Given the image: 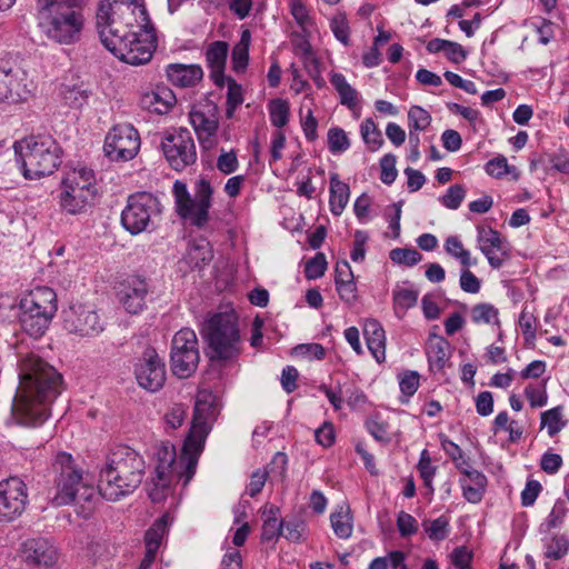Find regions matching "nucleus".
Segmentation results:
<instances>
[{"label": "nucleus", "instance_id": "ea45409f", "mask_svg": "<svg viewBox=\"0 0 569 569\" xmlns=\"http://www.w3.org/2000/svg\"><path fill=\"white\" fill-rule=\"evenodd\" d=\"M566 421L562 417V407L558 406L541 413V428H547L550 437L556 436L565 428Z\"/></svg>", "mask_w": 569, "mask_h": 569}, {"label": "nucleus", "instance_id": "e2e57ef3", "mask_svg": "<svg viewBox=\"0 0 569 569\" xmlns=\"http://www.w3.org/2000/svg\"><path fill=\"white\" fill-rule=\"evenodd\" d=\"M381 174L380 179L386 184H391L397 177V169H396V159L391 154H386L381 161Z\"/></svg>", "mask_w": 569, "mask_h": 569}, {"label": "nucleus", "instance_id": "f257e3e1", "mask_svg": "<svg viewBox=\"0 0 569 569\" xmlns=\"http://www.w3.org/2000/svg\"><path fill=\"white\" fill-rule=\"evenodd\" d=\"M96 18L101 42L121 61L139 66L151 59L157 37L143 6L106 0L99 4Z\"/></svg>", "mask_w": 569, "mask_h": 569}, {"label": "nucleus", "instance_id": "6ab92c4d", "mask_svg": "<svg viewBox=\"0 0 569 569\" xmlns=\"http://www.w3.org/2000/svg\"><path fill=\"white\" fill-rule=\"evenodd\" d=\"M20 557L32 568L52 569L59 559L58 549L46 538H30L21 543Z\"/></svg>", "mask_w": 569, "mask_h": 569}, {"label": "nucleus", "instance_id": "de8ad7c7", "mask_svg": "<svg viewBox=\"0 0 569 569\" xmlns=\"http://www.w3.org/2000/svg\"><path fill=\"white\" fill-rule=\"evenodd\" d=\"M389 258L395 263L412 267L421 261L422 256L416 249L396 248L390 251Z\"/></svg>", "mask_w": 569, "mask_h": 569}, {"label": "nucleus", "instance_id": "37998d69", "mask_svg": "<svg viewBox=\"0 0 569 569\" xmlns=\"http://www.w3.org/2000/svg\"><path fill=\"white\" fill-rule=\"evenodd\" d=\"M59 96L64 104L70 108H80L87 101V93L78 86L62 84L59 89Z\"/></svg>", "mask_w": 569, "mask_h": 569}, {"label": "nucleus", "instance_id": "72a5a7b5", "mask_svg": "<svg viewBox=\"0 0 569 569\" xmlns=\"http://www.w3.org/2000/svg\"><path fill=\"white\" fill-rule=\"evenodd\" d=\"M190 121L198 134L200 142L209 139L218 129V120L214 116L207 117L201 111H192L190 113Z\"/></svg>", "mask_w": 569, "mask_h": 569}, {"label": "nucleus", "instance_id": "0eeeda50", "mask_svg": "<svg viewBox=\"0 0 569 569\" xmlns=\"http://www.w3.org/2000/svg\"><path fill=\"white\" fill-rule=\"evenodd\" d=\"M52 469L56 473L54 495L51 498L53 506L70 505L77 497L90 501L96 496V488L83 477L81 468L70 453L58 452Z\"/></svg>", "mask_w": 569, "mask_h": 569}, {"label": "nucleus", "instance_id": "412c9836", "mask_svg": "<svg viewBox=\"0 0 569 569\" xmlns=\"http://www.w3.org/2000/svg\"><path fill=\"white\" fill-rule=\"evenodd\" d=\"M477 242L493 269H499L509 259V246L501 234L491 228H478Z\"/></svg>", "mask_w": 569, "mask_h": 569}, {"label": "nucleus", "instance_id": "f03ea898", "mask_svg": "<svg viewBox=\"0 0 569 569\" xmlns=\"http://www.w3.org/2000/svg\"><path fill=\"white\" fill-rule=\"evenodd\" d=\"M18 377L19 386L12 402V417L22 426H40L50 416V405L61 391L62 377L33 352L20 356Z\"/></svg>", "mask_w": 569, "mask_h": 569}, {"label": "nucleus", "instance_id": "aec40b11", "mask_svg": "<svg viewBox=\"0 0 569 569\" xmlns=\"http://www.w3.org/2000/svg\"><path fill=\"white\" fill-rule=\"evenodd\" d=\"M149 292L147 280L140 276H130L120 282L118 299L124 310L138 315L146 308V298Z\"/></svg>", "mask_w": 569, "mask_h": 569}, {"label": "nucleus", "instance_id": "bb28decb", "mask_svg": "<svg viewBox=\"0 0 569 569\" xmlns=\"http://www.w3.org/2000/svg\"><path fill=\"white\" fill-rule=\"evenodd\" d=\"M426 352L430 368L439 371L443 369L450 357V345L443 337L430 333L427 340Z\"/></svg>", "mask_w": 569, "mask_h": 569}, {"label": "nucleus", "instance_id": "5701e85b", "mask_svg": "<svg viewBox=\"0 0 569 569\" xmlns=\"http://www.w3.org/2000/svg\"><path fill=\"white\" fill-rule=\"evenodd\" d=\"M168 81L179 88H192L203 78L202 68L199 64L171 63L166 68Z\"/></svg>", "mask_w": 569, "mask_h": 569}, {"label": "nucleus", "instance_id": "7ed1b4c3", "mask_svg": "<svg viewBox=\"0 0 569 569\" xmlns=\"http://www.w3.org/2000/svg\"><path fill=\"white\" fill-rule=\"evenodd\" d=\"M144 469V459L138 451L128 446L113 448L100 469L99 493L110 501L132 493L142 482Z\"/></svg>", "mask_w": 569, "mask_h": 569}, {"label": "nucleus", "instance_id": "8fccbe9b", "mask_svg": "<svg viewBox=\"0 0 569 569\" xmlns=\"http://www.w3.org/2000/svg\"><path fill=\"white\" fill-rule=\"evenodd\" d=\"M465 197V188L460 184H453L448 188L447 192L439 200L446 208L456 210L460 207Z\"/></svg>", "mask_w": 569, "mask_h": 569}, {"label": "nucleus", "instance_id": "052dcab7", "mask_svg": "<svg viewBox=\"0 0 569 569\" xmlns=\"http://www.w3.org/2000/svg\"><path fill=\"white\" fill-rule=\"evenodd\" d=\"M289 8L290 13L300 27L306 28L307 26L311 24V19L303 0H290Z\"/></svg>", "mask_w": 569, "mask_h": 569}, {"label": "nucleus", "instance_id": "5fc2aeb1", "mask_svg": "<svg viewBox=\"0 0 569 569\" xmlns=\"http://www.w3.org/2000/svg\"><path fill=\"white\" fill-rule=\"evenodd\" d=\"M326 269V257L323 253H318L306 263L305 274L308 279H317L325 274Z\"/></svg>", "mask_w": 569, "mask_h": 569}, {"label": "nucleus", "instance_id": "b1692460", "mask_svg": "<svg viewBox=\"0 0 569 569\" xmlns=\"http://www.w3.org/2000/svg\"><path fill=\"white\" fill-rule=\"evenodd\" d=\"M229 46L226 41H213L206 50L207 66L211 71V78L214 83L221 84L226 68Z\"/></svg>", "mask_w": 569, "mask_h": 569}, {"label": "nucleus", "instance_id": "c85d7f7f", "mask_svg": "<svg viewBox=\"0 0 569 569\" xmlns=\"http://www.w3.org/2000/svg\"><path fill=\"white\" fill-rule=\"evenodd\" d=\"M419 292L412 288L409 282L396 284L392 290V306L395 315L403 318L407 311L415 307L418 301Z\"/></svg>", "mask_w": 569, "mask_h": 569}, {"label": "nucleus", "instance_id": "c03bdc74", "mask_svg": "<svg viewBox=\"0 0 569 569\" xmlns=\"http://www.w3.org/2000/svg\"><path fill=\"white\" fill-rule=\"evenodd\" d=\"M140 144L130 148H120L119 144H103V153L110 161L126 162L133 159L139 152Z\"/></svg>", "mask_w": 569, "mask_h": 569}, {"label": "nucleus", "instance_id": "f704fd0d", "mask_svg": "<svg viewBox=\"0 0 569 569\" xmlns=\"http://www.w3.org/2000/svg\"><path fill=\"white\" fill-rule=\"evenodd\" d=\"M445 251L460 262L463 268H470L477 264V259L471 257L469 250L457 236H450L445 241Z\"/></svg>", "mask_w": 569, "mask_h": 569}, {"label": "nucleus", "instance_id": "58836bf2", "mask_svg": "<svg viewBox=\"0 0 569 569\" xmlns=\"http://www.w3.org/2000/svg\"><path fill=\"white\" fill-rule=\"evenodd\" d=\"M212 257L209 243L201 242L189 246L186 260L192 268H201L211 261Z\"/></svg>", "mask_w": 569, "mask_h": 569}, {"label": "nucleus", "instance_id": "e433bc0d", "mask_svg": "<svg viewBox=\"0 0 569 569\" xmlns=\"http://www.w3.org/2000/svg\"><path fill=\"white\" fill-rule=\"evenodd\" d=\"M471 321L476 325H499L498 309L487 302L477 303L470 311Z\"/></svg>", "mask_w": 569, "mask_h": 569}, {"label": "nucleus", "instance_id": "1a4fd4ad", "mask_svg": "<svg viewBox=\"0 0 569 569\" xmlns=\"http://www.w3.org/2000/svg\"><path fill=\"white\" fill-rule=\"evenodd\" d=\"M19 308L22 330L30 337L40 338L58 310L57 295L49 287H37L22 297Z\"/></svg>", "mask_w": 569, "mask_h": 569}, {"label": "nucleus", "instance_id": "9d476101", "mask_svg": "<svg viewBox=\"0 0 569 569\" xmlns=\"http://www.w3.org/2000/svg\"><path fill=\"white\" fill-rule=\"evenodd\" d=\"M218 412L216 396L209 390H200L196 397L191 427L181 448L183 451L200 457Z\"/></svg>", "mask_w": 569, "mask_h": 569}, {"label": "nucleus", "instance_id": "a19ab883", "mask_svg": "<svg viewBox=\"0 0 569 569\" xmlns=\"http://www.w3.org/2000/svg\"><path fill=\"white\" fill-rule=\"evenodd\" d=\"M331 527L337 537L341 539H348L352 533V523L349 517V512L340 507L339 510L335 511L330 516Z\"/></svg>", "mask_w": 569, "mask_h": 569}, {"label": "nucleus", "instance_id": "4c0bfd02", "mask_svg": "<svg viewBox=\"0 0 569 569\" xmlns=\"http://www.w3.org/2000/svg\"><path fill=\"white\" fill-rule=\"evenodd\" d=\"M139 142L138 130L128 122L117 123L106 136L104 142Z\"/></svg>", "mask_w": 569, "mask_h": 569}, {"label": "nucleus", "instance_id": "ddd939ff", "mask_svg": "<svg viewBox=\"0 0 569 569\" xmlns=\"http://www.w3.org/2000/svg\"><path fill=\"white\" fill-rule=\"evenodd\" d=\"M171 370L174 376L184 379L198 368L200 353L196 332L190 328L180 329L172 339Z\"/></svg>", "mask_w": 569, "mask_h": 569}, {"label": "nucleus", "instance_id": "6e6d98bb", "mask_svg": "<svg viewBox=\"0 0 569 569\" xmlns=\"http://www.w3.org/2000/svg\"><path fill=\"white\" fill-rule=\"evenodd\" d=\"M459 284L462 291L467 293H478L481 289V280L469 270L463 268L460 273Z\"/></svg>", "mask_w": 569, "mask_h": 569}, {"label": "nucleus", "instance_id": "7c9ffc66", "mask_svg": "<svg viewBox=\"0 0 569 569\" xmlns=\"http://www.w3.org/2000/svg\"><path fill=\"white\" fill-rule=\"evenodd\" d=\"M430 123V113L419 106H412L408 111V130L410 142H419V133L421 131H426Z\"/></svg>", "mask_w": 569, "mask_h": 569}, {"label": "nucleus", "instance_id": "338daca9", "mask_svg": "<svg viewBox=\"0 0 569 569\" xmlns=\"http://www.w3.org/2000/svg\"><path fill=\"white\" fill-rule=\"evenodd\" d=\"M368 432L378 441H387V425L379 420L378 416H372L366 421Z\"/></svg>", "mask_w": 569, "mask_h": 569}, {"label": "nucleus", "instance_id": "4468645a", "mask_svg": "<svg viewBox=\"0 0 569 569\" xmlns=\"http://www.w3.org/2000/svg\"><path fill=\"white\" fill-rule=\"evenodd\" d=\"M160 213L158 199L149 192H137L128 198L121 222L131 234L148 231L152 219Z\"/></svg>", "mask_w": 569, "mask_h": 569}, {"label": "nucleus", "instance_id": "dca6fc26", "mask_svg": "<svg viewBox=\"0 0 569 569\" xmlns=\"http://www.w3.org/2000/svg\"><path fill=\"white\" fill-rule=\"evenodd\" d=\"M28 492L26 483L18 477L0 481V522H11L26 510Z\"/></svg>", "mask_w": 569, "mask_h": 569}, {"label": "nucleus", "instance_id": "603ef678", "mask_svg": "<svg viewBox=\"0 0 569 569\" xmlns=\"http://www.w3.org/2000/svg\"><path fill=\"white\" fill-rule=\"evenodd\" d=\"M525 396L532 408L545 407L548 402L546 383L540 387L529 385L525 389Z\"/></svg>", "mask_w": 569, "mask_h": 569}, {"label": "nucleus", "instance_id": "6e6552de", "mask_svg": "<svg viewBox=\"0 0 569 569\" xmlns=\"http://www.w3.org/2000/svg\"><path fill=\"white\" fill-rule=\"evenodd\" d=\"M97 196V179L92 169L78 166L68 170L60 182V209L67 214H81L90 208Z\"/></svg>", "mask_w": 569, "mask_h": 569}, {"label": "nucleus", "instance_id": "2f4dec72", "mask_svg": "<svg viewBox=\"0 0 569 569\" xmlns=\"http://www.w3.org/2000/svg\"><path fill=\"white\" fill-rule=\"evenodd\" d=\"M329 81L338 92L341 104L355 109L359 102V93L349 84L346 77L342 73L333 72L330 74Z\"/></svg>", "mask_w": 569, "mask_h": 569}, {"label": "nucleus", "instance_id": "864d4df0", "mask_svg": "<svg viewBox=\"0 0 569 569\" xmlns=\"http://www.w3.org/2000/svg\"><path fill=\"white\" fill-rule=\"evenodd\" d=\"M283 521L278 519H263L261 540L263 542H273L282 535Z\"/></svg>", "mask_w": 569, "mask_h": 569}, {"label": "nucleus", "instance_id": "39448f33", "mask_svg": "<svg viewBox=\"0 0 569 569\" xmlns=\"http://www.w3.org/2000/svg\"><path fill=\"white\" fill-rule=\"evenodd\" d=\"M39 26L50 41L74 44L84 29L82 0H38Z\"/></svg>", "mask_w": 569, "mask_h": 569}, {"label": "nucleus", "instance_id": "79ce46f5", "mask_svg": "<svg viewBox=\"0 0 569 569\" xmlns=\"http://www.w3.org/2000/svg\"><path fill=\"white\" fill-rule=\"evenodd\" d=\"M422 527L428 538L433 541L445 540L449 535V519L445 516L433 520H425Z\"/></svg>", "mask_w": 569, "mask_h": 569}, {"label": "nucleus", "instance_id": "f3484780", "mask_svg": "<svg viewBox=\"0 0 569 569\" xmlns=\"http://www.w3.org/2000/svg\"><path fill=\"white\" fill-rule=\"evenodd\" d=\"M32 90L33 82L23 68L0 66V101H24L31 96Z\"/></svg>", "mask_w": 569, "mask_h": 569}, {"label": "nucleus", "instance_id": "473e14b6", "mask_svg": "<svg viewBox=\"0 0 569 569\" xmlns=\"http://www.w3.org/2000/svg\"><path fill=\"white\" fill-rule=\"evenodd\" d=\"M171 523L172 518L169 513H164L160 519H158L146 532V549H150L152 547V549L158 552L163 537Z\"/></svg>", "mask_w": 569, "mask_h": 569}, {"label": "nucleus", "instance_id": "680f3d73", "mask_svg": "<svg viewBox=\"0 0 569 569\" xmlns=\"http://www.w3.org/2000/svg\"><path fill=\"white\" fill-rule=\"evenodd\" d=\"M319 390L326 395L336 411H340L342 409L345 402V389L341 386L330 388L326 385H321Z\"/></svg>", "mask_w": 569, "mask_h": 569}, {"label": "nucleus", "instance_id": "423d86ee", "mask_svg": "<svg viewBox=\"0 0 569 569\" xmlns=\"http://www.w3.org/2000/svg\"><path fill=\"white\" fill-rule=\"evenodd\" d=\"M201 335L208 343L211 360L231 363L237 361L243 352L244 342L239 318L232 309L208 313Z\"/></svg>", "mask_w": 569, "mask_h": 569}, {"label": "nucleus", "instance_id": "3c124183", "mask_svg": "<svg viewBox=\"0 0 569 569\" xmlns=\"http://www.w3.org/2000/svg\"><path fill=\"white\" fill-rule=\"evenodd\" d=\"M243 102L242 87L233 79H228L227 114L231 117L233 111Z\"/></svg>", "mask_w": 569, "mask_h": 569}, {"label": "nucleus", "instance_id": "f8f14e48", "mask_svg": "<svg viewBox=\"0 0 569 569\" xmlns=\"http://www.w3.org/2000/svg\"><path fill=\"white\" fill-rule=\"evenodd\" d=\"M26 179L53 173L62 161L60 144H13Z\"/></svg>", "mask_w": 569, "mask_h": 569}, {"label": "nucleus", "instance_id": "774afa93", "mask_svg": "<svg viewBox=\"0 0 569 569\" xmlns=\"http://www.w3.org/2000/svg\"><path fill=\"white\" fill-rule=\"evenodd\" d=\"M519 326L526 339H533L536 337V318L527 308L519 316Z\"/></svg>", "mask_w": 569, "mask_h": 569}, {"label": "nucleus", "instance_id": "a878e982", "mask_svg": "<svg viewBox=\"0 0 569 569\" xmlns=\"http://www.w3.org/2000/svg\"><path fill=\"white\" fill-rule=\"evenodd\" d=\"M162 152L172 169L182 171L197 160L194 144H161Z\"/></svg>", "mask_w": 569, "mask_h": 569}, {"label": "nucleus", "instance_id": "13d9d810", "mask_svg": "<svg viewBox=\"0 0 569 569\" xmlns=\"http://www.w3.org/2000/svg\"><path fill=\"white\" fill-rule=\"evenodd\" d=\"M397 527L401 537H410L418 531V521L410 513L400 511L397 516Z\"/></svg>", "mask_w": 569, "mask_h": 569}, {"label": "nucleus", "instance_id": "a211bd4d", "mask_svg": "<svg viewBox=\"0 0 569 569\" xmlns=\"http://www.w3.org/2000/svg\"><path fill=\"white\" fill-rule=\"evenodd\" d=\"M136 379L143 389L156 392L159 391L166 382V366L157 351L148 348L139 358L136 369Z\"/></svg>", "mask_w": 569, "mask_h": 569}, {"label": "nucleus", "instance_id": "a18cd8bd", "mask_svg": "<svg viewBox=\"0 0 569 569\" xmlns=\"http://www.w3.org/2000/svg\"><path fill=\"white\" fill-rule=\"evenodd\" d=\"M268 109L270 121L274 127L281 128L288 122L289 106L287 101L273 99L270 101Z\"/></svg>", "mask_w": 569, "mask_h": 569}, {"label": "nucleus", "instance_id": "cd10ccee", "mask_svg": "<svg viewBox=\"0 0 569 569\" xmlns=\"http://www.w3.org/2000/svg\"><path fill=\"white\" fill-rule=\"evenodd\" d=\"M465 478L460 480L463 497L471 503L481 501L487 486L486 476L476 469H463Z\"/></svg>", "mask_w": 569, "mask_h": 569}, {"label": "nucleus", "instance_id": "0e129e2a", "mask_svg": "<svg viewBox=\"0 0 569 569\" xmlns=\"http://www.w3.org/2000/svg\"><path fill=\"white\" fill-rule=\"evenodd\" d=\"M239 162L237 153L231 150L222 152L217 160V168L224 174H230L238 169Z\"/></svg>", "mask_w": 569, "mask_h": 569}, {"label": "nucleus", "instance_id": "4d7b16f0", "mask_svg": "<svg viewBox=\"0 0 569 569\" xmlns=\"http://www.w3.org/2000/svg\"><path fill=\"white\" fill-rule=\"evenodd\" d=\"M306 523L301 520H290L283 522V537L291 542H300L303 540Z\"/></svg>", "mask_w": 569, "mask_h": 569}, {"label": "nucleus", "instance_id": "2eb2a0df", "mask_svg": "<svg viewBox=\"0 0 569 569\" xmlns=\"http://www.w3.org/2000/svg\"><path fill=\"white\" fill-rule=\"evenodd\" d=\"M63 329L80 338H93L104 330L100 315L83 305H72L63 311Z\"/></svg>", "mask_w": 569, "mask_h": 569}, {"label": "nucleus", "instance_id": "69168bd1", "mask_svg": "<svg viewBox=\"0 0 569 569\" xmlns=\"http://www.w3.org/2000/svg\"><path fill=\"white\" fill-rule=\"evenodd\" d=\"M569 543L565 538L556 537L548 543L545 555L549 559H560L567 553Z\"/></svg>", "mask_w": 569, "mask_h": 569}, {"label": "nucleus", "instance_id": "20e7f679", "mask_svg": "<svg viewBox=\"0 0 569 569\" xmlns=\"http://www.w3.org/2000/svg\"><path fill=\"white\" fill-rule=\"evenodd\" d=\"M154 476L148 483V495L153 502H162L172 493L173 485L182 481L186 487L193 478L199 458L181 449L179 456L170 442L160 443L154 452Z\"/></svg>", "mask_w": 569, "mask_h": 569}, {"label": "nucleus", "instance_id": "9b49d317", "mask_svg": "<svg viewBox=\"0 0 569 569\" xmlns=\"http://www.w3.org/2000/svg\"><path fill=\"white\" fill-rule=\"evenodd\" d=\"M212 192L210 182L200 179L196 186L194 198H191L187 184L177 180L172 187L177 213L196 227L204 226L208 221Z\"/></svg>", "mask_w": 569, "mask_h": 569}, {"label": "nucleus", "instance_id": "c756f323", "mask_svg": "<svg viewBox=\"0 0 569 569\" xmlns=\"http://www.w3.org/2000/svg\"><path fill=\"white\" fill-rule=\"evenodd\" d=\"M349 186L341 181L337 173L330 176V211L335 216H340L349 202Z\"/></svg>", "mask_w": 569, "mask_h": 569}, {"label": "nucleus", "instance_id": "4be33fe9", "mask_svg": "<svg viewBox=\"0 0 569 569\" xmlns=\"http://www.w3.org/2000/svg\"><path fill=\"white\" fill-rule=\"evenodd\" d=\"M177 103L174 92L164 83L147 87L140 93L139 104L143 110L157 114L169 113Z\"/></svg>", "mask_w": 569, "mask_h": 569}, {"label": "nucleus", "instance_id": "c9c22d12", "mask_svg": "<svg viewBox=\"0 0 569 569\" xmlns=\"http://www.w3.org/2000/svg\"><path fill=\"white\" fill-rule=\"evenodd\" d=\"M188 416V408L183 403L170 405L162 415V425L166 431L180 428Z\"/></svg>", "mask_w": 569, "mask_h": 569}, {"label": "nucleus", "instance_id": "09e8293b", "mask_svg": "<svg viewBox=\"0 0 569 569\" xmlns=\"http://www.w3.org/2000/svg\"><path fill=\"white\" fill-rule=\"evenodd\" d=\"M417 468L421 479L423 480V485L429 489L430 492H433L432 481L436 475V467L432 466L431 459L426 449L421 451Z\"/></svg>", "mask_w": 569, "mask_h": 569}, {"label": "nucleus", "instance_id": "bf43d9fd", "mask_svg": "<svg viewBox=\"0 0 569 569\" xmlns=\"http://www.w3.org/2000/svg\"><path fill=\"white\" fill-rule=\"evenodd\" d=\"M293 351L296 355L306 357L309 360H322L326 356V350L320 343H301Z\"/></svg>", "mask_w": 569, "mask_h": 569}, {"label": "nucleus", "instance_id": "49530a36", "mask_svg": "<svg viewBox=\"0 0 569 569\" xmlns=\"http://www.w3.org/2000/svg\"><path fill=\"white\" fill-rule=\"evenodd\" d=\"M330 29L338 41L345 46L349 44L350 28L345 13L339 12L331 18Z\"/></svg>", "mask_w": 569, "mask_h": 569}, {"label": "nucleus", "instance_id": "393cba45", "mask_svg": "<svg viewBox=\"0 0 569 569\" xmlns=\"http://www.w3.org/2000/svg\"><path fill=\"white\" fill-rule=\"evenodd\" d=\"M367 347L377 362L386 360V333L382 326L375 319H369L363 326Z\"/></svg>", "mask_w": 569, "mask_h": 569}]
</instances>
